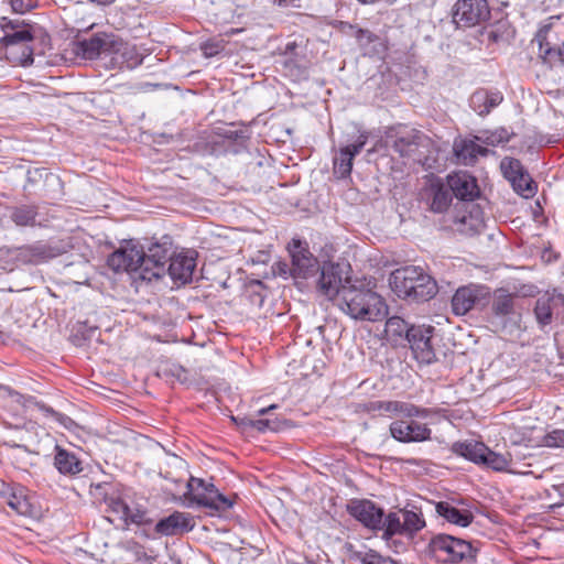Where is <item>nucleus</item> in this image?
I'll return each instance as SVG.
<instances>
[{"mask_svg":"<svg viewBox=\"0 0 564 564\" xmlns=\"http://www.w3.org/2000/svg\"><path fill=\"white\" fill-rule=\"evenodd\" d=\"M338 306L345 314L356 321L377 322L388 314L384 300L359 281L344 285Z\"/></svg>","mask_w":564,"mask_h":564,"instance_id":"nucleus-1","label":"nucleus"},{"mask_svg":"<svg viewBox=\"0 0 564 564\" xmlns=\"http://www.w3.org/2000/svg\"><path fill=\"white\" fill-rule=\"evenodd\" d=\"M0 28L4 33L0 39V55L15 64L31 65L33 50L30 42L34 39L31 26L22 20L1 18Z\"/></svg>","mask_w":564,"mask_h":564,"instance_id":"nucleus-2","label":"nucleus"},{"mask_svg":"<svg viewBox=\"0 0 564 564\" xmlns=\"http://www.w3.org/2000/svg\"><path fill=\"white\" fill-rule=\"evenodd\" d=\"M390 284L399 297L415 301L432 299L437 286L435 281L419 267H404L391 273Z\"/></svg>","mask_w":564,"mask_h":564,"instance_id":"nucleus-3","label":"nucleus"},{"mask_svg":"<svg viewBox=\"0 0 564 564\" xmlns=\"http://www.w3.org/2000/svg\"><path fill=\"white\" fill-rule=\"evenodd\" d=\"M540 56L555 66L564 64V18L550 17L535 35Z\"/></svg>","mask_w":564,"mask_h":564,"instance_id":"nucleus-4","label":"nucleus"},{"mask_svg":"<svg viewBox=\"0 0 564 564\" xmlns=\"http://www.w3.org/2000/svg\"><path fill=\"white\" fill-rule=\"evenodd\" d=\"M429 551L433 557L444 563H456L475 558L476 550L462 539L448 534H437L429 542Z\"/></svg>","mask_w":564,"mask_h":564,"instance_id":"nucleus-5","label":"nucleus"},{"mask_svg":"<svg viewBox=\"0 0 564 564\" xmlns=\"http://www.w3.org/2000/svg\"><path fill=\"white\" fill-rule=\"evenodd\" d=\"M184 497L187 506H202L216 510H225L231 507V501L218 492L214 484L206 482L202 478L191 477L186 485Z\"/></svg>","mask_w":564,"mask_h":564,"instance_id":"nucleus-6","label":"nucleus"},{"mask_svg":"<svg viewBox=\"0 0 564 564\" xmlns=\"http://www.w3.org/2000/svg\"><path fill=\"white\" fill-rule=\"evenodd\" d=\"M79 50L86 59H94L101 54H119L124 56L128 51H133L113 34L99 33L79 42Z\"/></svg>","mask_w":564,"mask_h":564,"instance_id":"nucleus-7","label":"nucleus"},{"mask_svg":"<svg viewBox=\"0 0 564 564\" xmlns=\"http://www.w3.org/2000/svg\"><path fill=\"white\" fill-rule=\"evenodd\" d=\"M346 264L340 263H324L318 280V290L327 299H340L341 289L344 285L351 284L350 279L347 276Z\"/></svg>","mask_w":564,"mask_h":564,"instance_id":"nucleus-8","label":"nucleus"},{"mask_svg":"<svg viewBox=\"0 0 564 564\" xmlns=\"http://www.w3.org/2000/svg\"><path fill=\"white\" fill-rule=\"evenodd\" d=\"M143 260V249L137 245L128 243L127 246L112 252L109 256L107 263L109 268L115 272L134 273L138 274V278L141 279L142 267L144 262Z\"/></svg>","mask_w":564,"mask_h":564,"instance_id":"nucleus-9","label":"nucleus"},{"mask_svg":"<svg viewBox=\"0 0 564 564\" xmlns=\"http://www.w3.org/2000/svg\"><path fill=\"white\" fill-rule=\"evenodd\" d=\"M420 197L433 213H444L453 199L448 185L442 178L435 176L426 177Z\"/></svg>","mask_w":564,"mask_h":564,"instance_id":"nucleus-10","label":"nucleus"},{"mask_svg":"<svg viewBox=\"0 0 564 564\" xmlns=\"http://www.w3.org/2000/svg\"><path fill=\"white\" fill-rule=\"evenodd\" d=\"M108 508L126 524L141 525L149 522L145 509L130 497L110 496L106 499Z\"/></svg>","mask_w":564,"mask_h":564,"instance_id":"nucleus-11","label":"nucleus"},{"mask_svg":"<svg viewBox=\"0 0 564 564\" xmlns=\"http://www.w3.org/2000/svg\"><path fill=\"white\" fill-rule=\"evenodd\" d=\"M434 327L419 325L413 326L408 338V343L413 351L415 359L422 364L435 361L436 354L432 345Z\"/></svg>","mask_w":564,"mask_h":564,"instance_id":"nucleus-12","label":"nucleus"},{"mask_svg":"<svg viewBox=\"0 0 564 564\" xmlns=\"http://www.w3.org/2000/svg\"><path fill=\"white\" fill-rule=\"evenodd\" d=\"M489 15L486 0H458L454 7L453 20L459 26H473Z\"/></svg>","mask_w":564,"mask_h":564,"instance_id":"nucleus-13","label":"nucleus"},{"mask_svg":"<svg viewBox=\"0 0 564 564\" xmlns=\"http://www.w3.org/2000/svg\"><path fill=\"white\" fill-rule=\"evenodd\" d=\"M404 419L395 420L390 424V434L395 441L401 443H420L431 438L432 431L427 424Z\"/></svg>","mask_w":564,"mask_h":564,"instance_id":"nucleus-14","label":"nucleus"},{"mask_svg":"<svg viewBox=\"0 0 564 564\" xmlns=\"http://www.w3.org/2000/svg\"><path fill=\"white\" fill-rule=\"evenodd\" d=\"M171 257L173 254L170 253L169 248L164 245H152L148 253L144 252L141 280L152 281L163 276L166 273L165 263L167 260L171 262Z\"/></svg>","mask_w":564,"mask_h":564,"instance_id":"nucleus-15","label":"nucleus"},{"mask_svg":"<svg viewBox=\"0 0 564 564\" xmlns=\"http://www.w3.org/2000/svg\"><path fill=\"white\" fill-rule=\"evenodd\" d=\"M196 268V252L187 250L171 257V262L166 269L172 280L181 283H187L192 280Z\"/></svg>","mask_w":564,"mask_h":564,"instance_id":"nucleus-16","label":"nucleus"},{"mask_svg":"<svg viewBox=\"0 0 564 564\" xmlns=\"http://www.w3.org/2000/svg\"><path fill=\"white\" fill-rule=\"evenodd\" d=\"M367 142V134L361 133L358 140L350 145H346L339 150L334 158V173L340 178L347 177L351 173L352 160L361 151Z\"/></svg>","mask_w":564,"mask_h":564,"instance_id":"nucleus-17","label":"nucleus"},{"mask_svg":"<svg viewBox=\"0 0 564 564\" xmlns=\"http://www.w3.org/2000/svg\"><path fill=\"white\" fill-rule=\"evenodd\" d=\"M290 252L292 256V272L295 276L306 279L317 271V260L308 250L301 246L300 241H294Z\"/></svg>","mask_w":564,"mask_h":564,"instance_id":"nucleus-18","label":"nucleus"},{"mask_svg":"<svg viewBox=\"0 0 564 564\" xmlns=\"http://www.w3.org/2000/svg\"><path fill=\"white\" fill-rule=\"evenodd\" d=\"M447 185L452 195L463 200H473L479 194L475 177L466 172H458L447 177Z\"/></svg>","mask_w":564,"mask_h":564,"instance_id":"nucleus-19","label":"nucleus"},{"mask_svg":"<svg viewBox=\"0 0 564 564\" xmlns=\"http://www.w3.org/2000/svg\"><path fill=\"white\" fill-rule=\"evenodd\" d=\"M350 513L366 527L371 529H381L383 524V510L376 507L369 500L354 502L350 507Z\"/></svg>","mask_w":564,"mask_h":564,"instance_id":"nucleus-20","label":"nucleus"},{"mask_svg":"<svg viewBox=\"0 0 564 564\" xmlns=\"http://www.w3.org/2000/svg\"><path fill=\"white\" fill-rule=\"evenodd\" d=\"M6 503L20 516H33V503L28 494V489L23 486L17 485L7 488L2 492Z\"/></svg>","mask_w":564,"mask_h":564,"instance_id":"nucleus-21","label":"nucleus"},{"mask_svg":"<svg viewBox=\"0 0 564 564\" xmlns=\"http://www.w3.org/2000/svg\"><path fill=\"white\" fill-rule=\"evenodd\" d=\"M194 527L193 517L188 513L175 511L171 516L160 520L155 530L164 535H175L191 531Z\"/></svg>","mask_w":564,"mask_h":564,"instance_id":"nucleus-22","label":"nucleus"},{"mask_svg":"<svg viewBox=\"0 0 564 564\" xmlns=\"http://www.w3.org/2000/svg\"><path fill=\"white\" fill-rule=\"evenodd\" d=\"M379 410L401 417H427L432 414V410L420 408L409 402L402 401H383L380 402Z\"/></svg>","mask_w":564,"mask_h":564,"instance_id":"nucleus-23","label":"nucleus"},{"mask_svg":"<svg viewBox=\"0 0 564 564\" xmlns=\"http://www.w3.org/2000/svg\"><path fill=\"white\" fill-rule=\"evenodd\" d=\"M453 150L459 163L464 165H473L478 155H487L489 152L474 140L468 139L455 140Z\"/></svg>","mask_w":564,"mask_h":564,"instance_id":"nucleus-24","label":"nucleus"},{"mask_svg":"<svg viewBox=\"0 0 564 564\" xmlns=\"http://www.w3.org/2000/svg\"><path fill=\"white\" fill-rule=\"evenodd\" d=\"M556 289L546 291L540 295L535 302L533 312L535 321L541 329L550 325L553 319V308L555 306Z\"/></svg>","mask_w":564,"mask_h":564,"instance_id":"nucleus-25","label":"nucleus"},{"mask_svg":"<svg viewBox=\"0 0 564 564\" xmlns=\"http://www.w3.org/2000/svg\"><path fill=\"white\" fill-rule=\"evenodd\" d=\"M502 101L500 93H489L484 89L476 90L469 99L470 107L479 116H486Z\"/></svg>","mask_w":564,"mask_h":564,"instance_id":"nucleus-26","label":"nucleus"},{"mask_svg":"<svg viewBox=\"0 0 564 564\" xmlns=\"http://www.w3.org/2000/svg\"><path fill=\"white\" fill-rule=\"evenodd\" d=\"M477 299V290L473 286L459 288L452 299V308L454 314H467L474 307Z\"/></svg>","mask_w":564,"mask_h":564,"instance_id":"nucleus-27","label":"nucleus"},{"mask_svg":"<svg viewBox=\"0 0 564 564\" xmlns=\"http://www.w3.org/2000/svg\"><path fill=\"white\" fill-rule=\"evenodd\" d=\"M412 326L400 316H392L387 319L384 334L389 341L398 345L406 341Z\"/></svg>","mask_w":564,"mask_h":564,"instance_id":"nucleus-28","label":"nucleus"},{"mask_svg":"<svg viewBox=\"0 0 564 564\" xmlns=\"http://www.w3.org/2000/svg\"><path fill=\"white\" fill-rule=\"evenodd\" d=\"M54 465L61 474L76 475L82 471V462L70 452L56 446Z\"/></svg>","mask_w":564,"mask_h":564,"instance_id":"nucleus-29","label":"nucleus"},{"mask_svg":"<svg viewBox=\"0 0 564 564\" xmlns=\"http://www.w3.org/2000/svg\"><path fill=\"white\" fill-rule=\"evenodd\" d=\"M436 512L448 522L467 527L473 520V514L467 510H459L449 502L441 501L435 506Z\"/></svg>","mask_w":564,"mask_h":564,"instance_id":"nucleus-30","label":"nucleus"},{"mask_svg":"<svg viewBox=\"0 0 564 564\" xmlns=\"http://www.w3.org/2000/svg\"><path fill=\"white\" fill-rule=\"evenodd\" d=\"M487 446L481 442L466 441L454 444L455 453L476 463L481 464L487 453Z\"/></svg>","mask_w":564,"mask_h":564,"instance_id":"nucleus-31","label":"nucleus"},{"mask_svg":"<svg viewBox=\"0 0 564 564\" xmlns=\"http://www.w3.org/2000/svg\"><path fill=\"white\" fill-rule=\"evenodd\" d=\"M491 311L497 317H505L514 311V296L506 290H497L491 301Z\"/></svg>","mask_w":564,"mask_h":564,"instance_id":"nucleus-32","label":"nucleus"},{"mask_svg":"<svg viewBox=\"0 0 564 564\" xmlns=\"http://www.w3.org/2000/svg\"><path fill=\"white\" fill-rule=\"evenodd\" d=\"M401 514L405 533H414L424 528L425 521L422 513L414 506L411 509L408 507L402 509Z\"/></svg>","mask_w":564,"mask_h":564,"instance_id":"nucleus-33","label":"nucleus"},{"mask_svg":"<svg viewBox=\"0 0 564 564\" xmlns=\"http://www.w3.org/2000/svg\"><path fill=\"white\" fill-rule=\"evenodd\" d=\"M510 184L514 192L524 198H531L536 193V184L527 171L516 180H512Z\"/></svg>","mask_w":564,"mask_h":564,"instance_id":"nucleus-34","label":"nucleus"},{"mask_svg":"<svg viewBox=\"0 0 564 564\" xmlns=\"http://www.w3.org/2000/svg\"><path fill=\"white\" fill-rule=\"evenodd\" d=\"M36 210L33 206H20L12 209L10 218L17 226H33Z\"/></svg>","mask_w":564,"mask_h":564,"instance_id":"nucleus-35","label":"nucleus"},{"mask_svg":"<svg viewBox=\"0 0 564 564\" xmlns=\"http://www.w3.org/2000/svg\"><path fill=\"white\" fill-rule=\"evenodd\" d=\"M511 458L509 454H500L487 448V453H485V458L481 464L492 468L494 470L503 471L508 470Z\"/></svg>","mask_w":564,"mask_h":564,"instance_id":"nucleus-36","label":"nucleus"},{"mask_svg":"<svg viewBox=\"0 0 564 564\" xmlns=\"http://www.w3.org/2000/svg\"><path fill=\"white\" fill-rule=\"evenodd\" d=\"M351 558L359 564H397L391 558L383 557L372 550L352 551Z\"/></svg>","mask_w":564,"mask_h":564,"instance_id":"nucleus-37","label":"nucleus"},{"mask_svg":"<svg viewBox=\"0 0 564 564\" xmlns=\"http://www.w3.org/2000/svg\"><path fill=\"white\" fill-rule=\"evenodd\" d=\"M500 170L502 175L511 183L512 180H516L525 172L521 162L513 158H505L500 162Z\"/></svg>","mask_w":564,"mask_h":564,"instance_id":"nucleus-38","label":"nucleus"},{"mask_svg":"<svg viewBox=\"0 0 564 564\" xmlns=\"http://www.w3.org/2000/svg\"><path fill=\"white\" fill-rule=\"evenodd\" d=\"M283 422L276 417L274 419H258L249 421V425L259 432H278L283 427Z\"/></svg>","mask_w":564,"mask_h":564,"instance_id":"nucleus-39","label":"nucleus"},{"mask_svg":"<svg viewBox=\"0 0 564 564\" xmlns=\"http://www.w3.org/2000/svg\"><path fill=\"white\" fill-rule=\"evenodd\" d=\"M384 527L390 534L405 533L404 525H402L401 510L399 512H391L386 518L383 517L382 528Z\"/></svg>","mask_w":564,"mask_h":564,"instance_id":"nucleus-40","label":"nucleus"},{"mask_svg":"<svg viewBox=\"0 0 564 564\" xmlns=\"http://www.w3.org/2000/svg\"><path fill=\"white\" fill-rule=\"evenodd\" d=\"M415 142L412 135H398L393 141L392 148L394 151L400 153V155H408L415 147Z\"/></svg>","mask_w":564,"mask_h":564,"instance_id":"nucleus-41","label":"nucleus"},{"mask_svg":"<svg viewBox=\"0 0 564 564\" xmlns=\"http://www.w3.org/2000/svg\"><path fill=\"white\" fill-rule=\"evenodd\" d=\"M509 138L510 135L506 129H498L495 131L487 132L482 141L488 145L496 147L508 142Z\"/></svg>","mask_w":564,"mask_h":564,"instance_id":"nucleus-42","label":"nucleus"},{"mask_svg":"<svg viewBox=\"0 0 564 564\" xmlns=\"http://www.w3.org/2000/svg\"><path fill=\"white\" fill-rule=\"evenodd\" d=\"M543 444L547 447H564V430H553L545 434Z\"/></svg>","mask_w":564,"mask_h":564,"instance_id":"nucleus-43","label":"nucleus"},{"mask_svg":"<svg viewBox=\"0 0 564 564\" xmlns=\"http://www.w3.org/2000/svg\"><path fill=\"white\" fill-rule=\"evenodd\" d=\"M348 29L354 32V35L356 36L357 41L360 43V45L369 44L376 40H378V36L375 35L372 32L366 29H359L351 24H347Z\"/></svg>","mask_w":564,"mask_h":564,"instance_id":"nucleus-44","label":"nucleus"},{"mask_svg":"<svg viewBox=\"0 0 564 564\" xmlns=\"http://www.w3.org/2000/svg\"><path fill=\"white\" fill-rule=\"evenodd\" d=\"M10 3L17 13H25L34 7L33 0H11Z\"/></svg>","mask_w":564,"mask_h":564,"instance_id":"nucleus-45","label":"nucleus"},{"mask_svg":"<svg viewBox=\"0 0 564 564\" xmlns=\"http://www.w3.org/2000/svg\"><path fill=\"white\" fill-rule=\"evenodd\" d=\"M0 393L3 397L8 395L17 403H23L24 397L15 391H12L9 388H0Z\"/></svg>","mask_w":564,"mask_h":564,"instance_id":"nucleus-46","label":"nucleus"},{"mask_svg":"<svg viewBox=\"0 0 564 564\" xmlns=\"http://www.w3.org/2000/svg\"><path fill=\"white\" fill-rule=\"evenodd\" d=\"M560 303L561 305L564 306V294L560 293L557 290H556V295H555V305Z\"/></svg>","mask_w":564,"mask_h":564,"instance_id":"nucleus-47","label":"nucleus"},{"mask_svg":"<svg viewBox=\"0 0 564 564\" xmlns=\"http://www.w3.org/2000/svg\"><path fill=\"white\" fill-rule=\"evenodd\" d=\"M242 31H243V29H229V30H227L225 32V35L226 36H232L235 34H238V33L242 32Z\"/></svg>","mask_w":564,"mask_h":564,"instance_id":"nucleus-48","label":"nucleus"},{"mask_svg":"<svg viewBox=\"0 0 564 564\" xmlns=\"http://www.w3.org/2000/svg\"><path fill=\"white\" fill-rule=\"evenodd\" d=\"M275 408H276L275 405H270V406H268V408H263V409L259 410V414H260V415H264V414H267L269 411H271V410H273V409H275Z\"/></svg>","mask_w":564,"mask_h":564,"instance_id":"nucleus-49","label":"nucleus"},{"mask_svg":"<svg viewBox=\"0 0 564 564\" xmlns=\"http://www.w3.org/2000/svg\"><path fill=\"white\" fill-rule=\"evenodd\" d=\"M481 225H482V220H481L480 218H476V219H475V223H473V224H471V226H473L474 228H476V229H477L478 227H480Z\"/></svg>","mask_w":564,"mask_h":564,"instance_id":"nucleus-50","label":"nucleus"},{"mask_svg":"<svg viewBox=\"0 0 564 564\" xmlns=\"http://www.w3.org/2000/svg\"><path fill=\"white\" fill-rule=\"evenodd\" d=\"M358 1H359V2H361V3L367 4V3H373V2H376L377 0H358Z\"/></svg>","mask_w":564,"mask_h":564,"instance_id":"nucleus-51","label":"nucleus"},{"mask_svg":"<svg viewBox=\"0 0 564 564\" xmlns=\"http://www.w3.org/2000/svg\"><path fill=\"white\" fill-rule=\"evenodd\" d=\"M140 63V59L137 57L133 62L129 63V66H134Z\"/></svg>","mask_w":564,"mask_h":564,"instance_id":"nucleus-52","label":"nucleus"},{"mask_svg":"<svg viewBox=\"0 0 564 564\" xmlns=\"http://www.w3.org/2000/svg\"><path fill=\"white\" fill-rule=\"evenodd\" d=\"M474 210L476 212V214H479V213H480V212H479V208H477V207H475V206H474V207H473V210L470 212V218H473L471 214H473V212H474Z\"/></svg>","mask_w":564,"mask_h":564,"instance_id":"nucleus-53","label":"nucleus"},{"mask_svg":"<svg viewBox=\"0 0 564 564\" xmlns=\"http://www.w3.org/2000/svg\"><path fill=\"white\" fill-rule=\"evenodd\" d=\"M462 221H463L464 224H466V223H467V217H466V216H464V217L462 218Z\"/></svg>","mask_w":564,"mask_h":564,"instance_id":"nucleus-54","label":"nucleus"}]
</instances>
